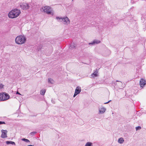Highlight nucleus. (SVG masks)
I'll use <instances>...</instances> for the list:
<instances>
[{
	"label": "nucleus",
	"instance_id": "20e7f679",
	"mask_svg": "<svg viewBox=\"0 0 146 146\" xmlns=\"http://www.w3.org/2000/svg\"><path fill=\"white\" fill-rule=\"evenodd\" d=\"M41 10L42 11L43 10L44 12L48 14L51 15L52 16L54 14V12L51 11V9L49 6H46L43 7L41 9Z\"/></svg>",
	"mask_w": 146,
	"mask_h": 146
},
{
	"label": "nucleus",
	"instance_id": "5701e85b",
	"mask_svg": "<svg viewBox=\"0 0 146 146\" xmlns=\"http://www.w3.org/2000/svg\"><path fill=\"white\" fill-rule=\"evenodd\" d=\"M3 85L1 84H0V89H1L3 87Z\"/></svg>",
	"mask_w": 146,
	"mask_h": 146
},
{
	"label": "nucleus",
	"instance_id": "ddd939ff",
	"mask_svg": "<svg viewBox=\"0 0 146 146\" xmlns=\"http://www.w3.org/2000/svg\"><path fill=\"white\" fill-rule=\"evenodd\" d=\"M98 71H97V70L95 72H94L92 75H91V77H96L97 76V74Z\"/></svg>",
	"mask_w": 146,
	"mask_h": 146
},
{
	"label": "nucleus",
	"instance_id": "2eb2a0df",
	"mask_svg": "<svg viewBox=\"0 0 146 146\" xmlns=\"http://www.w3.org/2000/svg\"><path fill=\"white\" fill-rule=\"evenodd\" d=\"M124 142L123 139L122 137H121L118 140V142L120 144H122Z\"/></svg>",
	"mask_w": 146,
	"mask_h": 146
},
{
	"label": "nucleus",
	"instance_id": "cd10ccee",
	"mask_svg": "<svg viewBox=\"0 0 146 146\" xmlns=\"http://www.w3.org/2000/svg\"><path fill=\"white\" fill-rule=\"evenodd\" d=\"M27 146H34V145H27Z\"/></svg>",
	"mask_w": 146,
	"mask_h": 146
},
{
	"label": "nucleus",
	"instance_id": "a878e982",
	"mask_svg": "<svg viewBox=\"0 0 146 146\" xmlns=\"http://www.w3.org/2000/svg\"><path fill=\"white\" fill-rule=\"evenodd\" d=\"M111 101V100H110L109 101H108V102L105 103L104 104H107L108 103L110 102Z\"/></svg>",
	"mask_w": 146,
	"mask_h": 146
},
{
	"label": "nucleus",
	"instance_id": "dca6fc26",
	"mask_svg": "<svg viewBox=\"0 0 146 146\" xmlns=\"http://www.w3.org/2000/svg\"><path fill=\"white\" fill-rule=\"evenodd\" d=\"M48 82L49 83L52 84L54 82V80L51 78H49L48 79Z\"/></svg>",
	"mask_w": 146,
	"mask_h": 146
},
{
	"label": "nucleus",
	"instance_id": "4be33fe9",
	"mask_svg": "<svg viewBox=\"0 0 146 146\" xmlns=\"http://www.w3.org/2000/svg\"><path fill=\"white\" fill-rule=\"evenodd\" d=\"M2 124H5V123L4 121H0V125Z\"/></svg>",
	"mask_w": 146,
	"mask_h": 146
},
{
	"label": "nucleus",
	"instance_id": "39448f33",
	"mask_svg": "<svg viewBox=\"0 0 146 146\" xmlns=\"http://www.w3.org/2000/svg\"><path fill=\"white\" fill-rule=\"evenodd\" d=\"M10 97L9 95L6 93H3L0 94V100L5 101L8 100Z\"/></svg>",
	"mask_w": 146,
	"mask_h": 146
},
{
	"label": "nucleus",
	"instance_id": "f03ea898",
	"mask_svg": "<svg viewBox=\"0 0 146 146\" xmlns=\"http://www.w3.org/2000/svg\"><path fill=\"white\" fill-rule=\"evenodd\" d=\"M26 38L24 35H19L15 38L16 43L19 44H21L24 43L26 42Z\"/></svg>",
	"mask_w": 146,
	"mask_h": 146
},
{
	"label": "nucleus",
	"instance_id": "c85d7f7f",
	"mask_svg": "<svg viewBox=\"0 0 146 146\" xmlns=\"http://www.w3.org/2000/svg\"><path fill=\"white\" fill-rule=\"evenodd\" d=\"M73 0H72V1H73Z\"/></svg>",
	"mask_w": 146,
	"mask_h": 146
},
{
	"label": "nucleus",
	"instance_id": "bb28decb",
	"mask_svg": "<svg viewBox=\"0 0 146 146\" xmlns=\"http://www.w3.org/2000/svg\"><path fill=\"white\" fill-rule=\"evenodd\" d=\"M17 94H19L20 95H21V94L19 93L18 92H17Z\"/></svg>",
	"mask_w": 146,
	"mask_h": 146
},
{
	"label": "nucleus",
	"instance_id": "412c9836",
	"mask_svg": "<svg viewBox=\"0 0 146 146\" xmlns=\"http://www.w3.org/2000/svg\"><path fill=\"white\" fill-rule=\"evenodd\" d=\"M36 132H31L30 133V134L31 135H34L36 134Z\"/></svg>",
	"mask_w": 146,
	"mask_h": 146
},
{
	"label": "nucleus",
	"instance_id": "393cba45",
	"mask_svg": "<svg viewBox=\"0 0 146 146\" xmlns=\"http://www.w3.org/2000/svg\"><path fill=\"white\" fill-rule=\"evenodd\" d=\"M116 81L117 82H119V81H118V80H117V81ZM122 84V82H119V85H121Z\"/></svg>",
	"mask_w": 146,
	"mask_h": 146
},
{
	"label": "nucleus",
	"instance_id": "9d476101",
	"mask_svg": "<svg viewBox=\"0 0 146 146\" xmlns=\"http://www.w3.org/2000/svg\"><path fill=\"white\" fill-rule=\"evenodd\" d=\"M81 87L79 86H78L76 87L75 89V92L76 93H77L78 94L81 92Z\"/></svg>",
	"mask_w": 146,
	"mask_h": 146
},
{
	"label": "nucleus",
	"instance_id": "4468645a",
	"mask_svg": "<svg viewBox=\"0 0 146 146\" xmlns=\"http://www.w3.org/2000/svg\"><path fill=\"white\" fill-rule=\"evenodd\" d=\"M76 45L74 43H71L70 44L69 48L70 49H73L75 48Z\"/></svg>",
	"mask_w": 146,
	"mask_h": 146
},
{
	"label": "nucleus",
	"instance_id": "1a4fd4ad",
	"mask_svg": "<svg viewBox=\"0 0 146 146\" xmlns=\"http://www.w3.org/2000/svg\"><path fill=\"white\" fill-rule=\"evenodd\" d=\"M99 113H103L106 111V109L104 107H101L99 108Z\"/></svg>",
	"mask_w": 146,
	"mask_h": 146
},
{
	"label": "nucleus",
	"instance_id": "a211bd4d",
	"mask_svg": "<svg viewBox=\"0 0 146 146\" xmlns=\"http://www.w3.org/2000/svg\"><path fill=\"white\" fill-rule=\"evenodd\" d=\"M46 91L45 89L42 90H41L40 94L42 95H44Z\"/></svg>",
	"mask_w": 146,
	"mask_h": 146
},
{
	"label": "nucleus",
	"instance_id": "6ab92c4d",
	"mask_svg": "<svg viewBox=\"0 0 146 146\" xmlns=\"http://www.w3.org/2000/svg\"><path fill=\"white\" fill-rule=\"evenodd\" d=\"M22 140L24 141L27 143L30 142L29 140L25 138H23L21 139Z\"/></svg>",
	"mask_w": 146,
	"mask_h": 146
},
{
	"label": "nucleus",
	"instance_id": "6e6552de",
	"mask_svg": "<svg viewBox=\"0 0 146 146\" xmlns=\"http://www.w3.org/2000/svg\"><path fill=\"white\" fill-rule=\"evenodd\" d=\"M140 85L141 87H143L146 84V81L143 78L141 79L139 82Z\"/></svg>",
	"mask_w": 146,
	"mask_h": 146
},
{
	"label": "nucleus",
	"instance_id": "f257e3e1",
	"mask_svg": "<svg viewBox=\"0 0 146 146\" xmlns=\"http://www.w3.org/2000/svg\"><path fill=\"white\" fill-rule=\"evenodd\" d=\"M21 13V11L18 9H14L10 11L9 14V17L11 19H13L18 17Z\"/></svg>",
	"mask_w": 146,
	"mask_h": 146
},
{
	"label": "nucleus",
	"instance_id": "423d86ee",
	"mask_svg": "<svg viewBox=\"0 0 146 146\" xmlns=\"http://www.w3.org/2000/svg\"><path fill=\"white\" fill-rule=\"evenodd\" d=\"M19 7L23 10H26L29 9L30 6L28 4L23 2L20 4Z\"/></svg>",
	"mask_w": 146,
	"mask_h": 146
},
{
	"label": "nucleus",
	"instance_id": "aec40b11",
	"mask_svg": "<svg viewBox=\"0 0 146 146\" xmlns=\"http://www.w3.org/2000/svg\"><path fill=\"white\" fill-rule=\"evenodd\" d=\"M141 129L140 126H137L136 127V131H138L140 130Z\"/></svg>",
	"mask_w": 146,
	"mask_h": 146
},
{
	"label": "nucleus",
	"instance_id": "7ed1b4c3",
	"mask_svg": "<svg viewBox=\"0 0 146 146\" xmlns=\"http://www.w3.org/2000/svg\"><path fill=\"white\" fill-rule=\"evenodd\" d=\"M56 19L58 20V21L63 22V24L65 25H67L70 23V20L67 17H56Z\"/></svg>",
	"mask_w": 146,
	"mask_h": 146
},
{
	"label": "nucleus",
	"instance_id": "f3484780",
	"mask_svg": "<svg viewBox=\"0 0 146 146\" xmlns=\"http://www.w3.org/2000/svg\"><path fill=\"white\" fill-rule=\"evenodd\" d=\"M92 143L91 142H87L85 144V146H92Z\"/></svg>",
	"mask_w": 146,
	"mask_h": 146
},
{
	"label": "nucleus",
	"instance_id": "9b49d317",
	"mask_svg": "<svg viewBox=\"0 0 146 146\" xmlns=\"http://www.w3.org/2000/svg\"><path fill=\"white\" fill-rule=\"evenodd\" d=\"M100 42V40H94L92 42L89 43V44L94 45L95 44H98Z\"/></svg>",
	"mask_w": 146,
	"mask_h": 146
},
{
	"label": "nucleus",
	"instance_id": "b1692460",
	"mask_svg": "<svg viewBox=\"0 0 146 146\" xmlns=\"http://www.w3.org/2000/svg\"><path fill=\"white\" fill-rule=\"evenodd\" d=\"M78 94L77 93H76L75 92L73 96L74 97H75Z\"/></svg>",
	"mask_w": 146,
	"mask_h": 146
},
{
	"label": "nucleus",
	"instance_id": "0eeeda50",
	"mask_svg": "<svg viewBox=\"0 0 146 146\" xmlns=\"http://www.w3.org/2000/svg\"><path fill=\"white\" fill-rule=\"evenodd\" d=\"M1 132L2 133V134L1 136V138H4L7 137V131L6 130H4L2 129L1 130Z\"/></svg>",
	"mask_w": 146,
	"mask_h": 146
},
{
	"label": "nucleus",
	"instance_id": "f8f14e48",
	"mask_svg": "<svg viewBox=\"0 0 146 146\" xmlns=\"http://www.w3.org/2000/svg\"><path fill=\"white\" fill-rule=\"evenodd\" d=\"M6 143L7 145H9L10 144H11L13 145H15V143L13 141H7L6 142Z\"/></svg>",
	"mask_w": 146,
	"mask_h": 146
}]
</instances>
